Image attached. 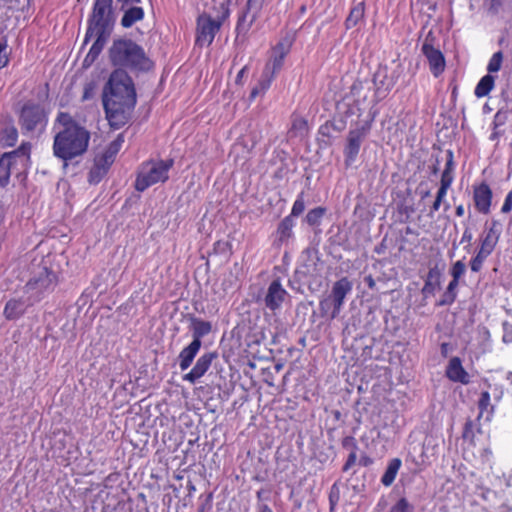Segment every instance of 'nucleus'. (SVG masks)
I'll return each instance as SVG.
<instances>
[{
    "instance_id": "nucleus-51",
    "label": "nucleus",
    "mask_w": 512,
    "mask_h": 512,
    "mask_svg": "<svg viewBox=\"0 0 512 512\" xmlns=\"http://www.w3.org/2000/svg\"><path fill=\"white\" fill-rule=\"evenodd\" d=\"M113 163L114 162L112 160L106 158V156L102 155V154L96 156L95 161H94V164L103 168L107 172Z\"/></svg>"
},
{
    "instance_id": "nucleus-40",
    "label": "nucleus",
    "mask_w": 512,
    "mask_h": 512,
    "mask_svg": "<svg viewBox=\"0 0 512 512\" xmlns=\"http://www.w3.org/2000/svg\"><path fill=\"white\" fill-rule=\"evenodd\" d=\"M502 62H503V53H502V51L495 52L491 56V58H490V60L488 62V65H487L488 74L491 75L492 73L498 72L501 69Z\"/></svg>"
},
{
    "instance_id": "nucleus-4",
    "label": "nucleus",
    "mask_w": 512,
    "mask_h": 512,
    "mask_svg": "<svg viewBox=\"0 0 512 512\" xmlns=\"http://www.w3.org/2000/svg\"><path fill=\"white\" fill-rule=\"evenodd\" d=\"M58 282V272L42 260L33 267L23 291L31 302L38 303L54 291Z\"/></svg>"
},
{
    "instance_id": "nucleus-38",
    "label": "nucleus",
    "mask_w": 512,
    "mask_h": 512,
    "mask_svg": "<svg viewBox=\"0 0 512 512\" xmlns=\"http://www.w3.org/2000/svg\"><path fill=\"white\" fill-rule=\"evenodd\" d=\"M492 253V251L480 246L476 255L470 261V268L473 272H479L486 258Z\"/></svg>"
},
{
    "instance_id": "nucleus-39",
    "label": "nucleus",
    "mask_w": 512,
    "mask_h": 512,
    "mask_svg": "<svg viewBox=\"0 0 512 512\" xmlns=\"http://www.w3.org/2000/svg\"><path fill=\"white\" fill-rule=\"evenodd\" d=\"M490 401H491L490 393L488 391H483L480 394V398L478 400V408H479L478 419H480L483 416L484 412H488V415L492 414L493 407L491 406ZM487 419H489V416H487Z\"/></svg>"
},
{
    "instance_id": "nucleus-46",
    "label": "nucleus",
    "mask_w": 512,
    "mask_h": 512,
    "mask_svg": "<svg viewBox=\"0 0 512 512\" xmlns=\"http://www.w3.org/2000/svg\"><path fill=\"white\" fill-rule=\"evenodd\" d=\"M7 2L8 7L10 8L11 12L14 14V12L18 11H26L30 7V0H4Z\"/></svg>"
},
{
    "instance_id": "nucleus-25",
    "label": "nucleus",
    "mask_w": 512,
    "mask_h": 512,
    "mask_svg": "<svg viewBox=\"0 0 512 512\" xmlns=\"http://www.w3.org/2000/svg\"><path fill=\"white\" fill-rule=\"evenodd\" d=\"M144 10L141 7L132 6L125 10L122 19L121 25L124 28L132 27L136 22L141 21L144 18Z\"/></svg>"
},
{
    "instance_id": "nucleus-11",
    "label": "nucleus",
    "mask_w": 512,
    "mask_h": 512,
    "mask_svg": "<svg viewBox=\"0 0 512 512\" xmlns=\"http://www.w3.org/2000/svg\"><path fill=\"white\" fill-rule=\"evenodd\" d=\"M288 297L289 294L282 286L280 279L276 278L270 282L260 301L266 309L275 314L277 311L281 310Z\"/></svg>"
},
{
    "instance_id": "nucleus-28",
    "label": "nucleus",
    "mask_w": 512,
    "mask_h": 512,
    "mask_svg": "<svg viewBox=\"0 0 512 512\" xmlns=\"http://www.w3.org/2000/svg\"><path fill=\"white\" fill-rule=\"evenodd\" d=\"M495 86V78L490 74L483 76L477 83L474 94L478 98L487 96Z\"/></svg>"
},
{
    "instance_id": "nucleus-59",
    "label": "nucleus",
    "mask_w": 512,
    "mask_h": 512,
    "mask_svg": "<svg viewBox=\"0 0 512 512\" xmlns=\"http://www.w3.org/2000/svg\"><path fill=\"white\" fill-rule=\"evenodd\" d=\"M93 89H94L93 83L86 84L85 87H84V93H83L82 99L83 100L89 99Z\"/></svg>"
},
{
    "instance_id": "nucleus-43",
    "label": "nucleus",
    "mask_w": 512,
    "mask_h": 512,
    "mask_svg": "<svg viewBox=\"0 0 512 512\" xmlns=\"http://www.w3.org/2000/svg\"><path fill=\"white\" fill-rule=\"evenodd\" d=\"M307 130V121L301 117H296L292 121L290 133L294 136L303 135Z\"/></svg>"
},
{
    "instance_id": "nucleus-42",
    "label": "nucleus",
    "mask_w": 512,
    "mask_h": 512,
    "mask_svg": "<svg viewBox=\"0 0 512 512\" xmlns=\"http://www.w3.org/2000/svg\"><path fill=\"white\" fill-rule=\"evenodd\" d=\"M510 115V111L508 109L501 108L499 109L493 118V129L496 130L499 127L505 125L508 121Z\"/></svg>"
},
{
    "instance_id": "nucleus-6",
    "label": "nucleus",
    "mask_w": 512,
    "mask_h": 512,
    "mask_svg": "<svg viewBox=\"0 0 512 512\" xmlns=\"http://www.w3.org/2000/svg\"><path fill=\"white\" fill-rule=\"evenodd\" d=\"M172 166L173 160L171 159L143 163L135 181V189L143 192L154 184L165 182L168 179V172Z\"/></svg>"
},
{
    "instance_id": "nucleus-45",
    "label": "nucleus",
    "mask_w": 512,
    "mask_h": 512,
    "mask_svg": "<svg viewBox=\"0 0 512 512\" xmlns=\"http://www.w3.org/2000/svg\"><path fill=\"white\" fill-rule=\"evenodd\" d=\"M465 271L466 265L463 260L456 261L450 270V274L452 276L451 281L459 283V279L464 275Z\"/></svg>"
},
{
    "instance_id": "nucleus-57",
    "label": "nucleus",
    "mask_w": 512,
    "mask_h": 512,
    "mask_svg": "<svg viewBox=\"0 0 512 512\" xmlns=\"http://www.w3.org/2000/svg\"><path fill=\"white\" fill-rule=\"evenodd\" d=\"M474 437L473 432V423L471 420H468L465 423L464 430H463V438L464 439H472Z\"/></svg>"
},
{
    "instance_id": "nucleus-47",
    "label": "nucleus",
    "mask_w": 512,
    "mask_h": 512,
    "mask_svg": "<svg viewBox=\"0 0 512 512\" xmlns=\"http://www.w3.org/2000/svg\"><path fill=\"white\" fill-rule=\"evenodd\" d=\"M332 309H334V302L332 301V298L330 296H327L320 300L319 311L321 313V316L330 318Z\"/></svg>"
},
{
    "instance_id": "nucleus-3",
    "label": "nucleus",
    "mask_w": 512,
    "mask_h": 512,
    "mask_svg": "<svg viewBox=\"0 0 512 512\" xmlns=\"http://www.w3.org/2000/svg\"><path fill=\"white\" fill-rule=\"evenodd\" d=\"M90 132L85 128L68 131H58L54 136L53 155L63 161L67 167L68 162L82 156L88 149Z\"/></svg>"
},
{
    "instance_id": "nucleus-7",
    "label": "nucleus",
    "mask_w": 512,
    "mask_h": 512,
    "mask_svg": "<svg viewBox=\"0 0 512 512\" xmlns=\"http://www.w3.org/2000/svg\"><path fill=\"white\" fill-rule=\"evenodd\" d=\"M112 3V0H95L92 13L88 18L84 44L88 43L94 31L112 32L114 26Z\"/></svg>"
},
{
    "instance_id": "nucleus-18",
    "label": "nucleus",
    "mask_w": 512,
    "mask_h": 512,
    "mask_svg": "<svg viewBox=\"0 0 512 512\" xmlns=\"http://www.w3.org/2000/svg\"><path fill=\"white\" fill-rule=\"evenodd\" d=\"M110 35V32L94 31L93 36H96V40L94 41L86 57L84 58L83 65L85 67L92 65L94 61L98 58L106 42L108 41Z\"/></svg>"
},
{
    "instance_id": "nucleus-32",
    "label": "nucleus",
    "mask_w": 512,
    "mask_h": 512,
    "mask_svg": "<svg viewBox=\"0 0 512 512\" xmlns=\"http://www.w3.org/2000/svg\"><path fill=\"white\" fill-rule=\"evenodd\" d=\"M388 75L387 67L380 66L373 76V83L376 88V93L380 92V90L385 87V91H389L393 87V83H386Z\"/></svg>"
},
{
    "instance_id": "nucleus-19",
    "label": "nucleus",
    "mask_w": 512,
    "mask_h": 512,
    "mask_svg": "<svg viewBox=\"0 0 512 512\" xmlns=\"http://www.w3.org/2000/svg\"><path fill=\"white\" fill-rule=\"evenodd\" d=\"M189 329L192 332V341L202 345L201 339L212 331V324L194 315H189Z\"/></svg>"
},
{
    "instance_id": "nucleus-8",
    "label": "nucleus",
    "mask_w": 512,
    "mask_h": 512,
    "mask_svg": "<svg viewBox=\"0 0 512 512\" xmlns=\"http://www.w3.org/2000/svg\"><path fill=\"white\" fill-rule=\"evenodd\" d=\"M29 145L22 144L16 150L4 153L0 158V187L9 183L10 175L14 170L24 168L29 160Z\"/></svg>"
},
{
    "instance_id": "nucleus-54",
    "label": "nucleus",
    "mask_w": 512,
    "mask_h": 512,
    "mask_svg": "<svg viewBox=\"0 0 512 512\" xmlns=\"http://www.w3.org/2000/svg\"><path fill=\"white\" fill-rule=\"evenodd\" d=\"M503 7V0H488V11L496 15Z\"/></svg>"
},
{
    "instance_id": "nucleus-33",
    "label": "nucleus",
    "mask_w": 512,
    "mask_h": 512,
    "mask_svg": "<svg viewBox=\"0 0 512 512\" xmlns=\"http://www.w3.org/2000/svg\"><path fill=\"white\" fill-rule=\"evenodd\" d=\"M295 222L291 216H286L278 225L277 234L279 240L284 242L288 240L293 234V227Z\"/></svg>"
},
{
    "instance_id": "nucleus-15",
    "label": "nucleus",
    "mask_w": 512,
    "mask_h": 512,
    "mask_svg": "<svg viewBox=\"0 0 512 512\" xmlns=\"http://www.w3.org/2000/svg\"><path fill=\"white\" fill-rule=\"evenodd\" d=\"M35 304V302L30 301V297L23 291L21 296H15L7 301L3 314L7 320H17L26 313L29 307Z\"/></svg>"
},
{
    "instance_id": "nucleus-5",
    "label": "nucleus",
    "mask_w": 512,
    "mask_h": 512,
    "mask_svg": "<svg viewBox=\"0 0 512 512\" xmlns=\"http://www.w3.org/2000/svg\"><path fill=\"white\" fill-rule=\"evenodd\" d=\"M17 115L23 135L41 134L48 124V112L43 105L33 100L25 101Z\"/></svg>"
},
{
    "instance_id": "nucleus-35",
    "label": "nucleus",
    "mask_w": 512,
    "mask_h": 512,
    "mask_svg": "<svg viewBox=\"0 0 512 512\" xmlns=\"http://www.w3.org/2000/svg\"><path fill=\"white\" fill-rule=\"evenodd\" d=\"M124 143V134L120 133L117 135L116 139H114L104 150L102 155H105L106 158L115 161L116 155L120 151L122 144Z\"/></svg>"
},
{
    "instance_id": "nucleus-21",
    "label": "nucleus",
    "mask_w": 512,
    "mask_h": 512,
    "mask_svg": "<svg viewBox=\"0 0 512 512\" xmlns=\"http://www.w3.org/2000/svg\"><path fill=\"white\" fill-rule=\"evenodd\" d=\"M200 348V344L191 341V343L188 346L184 347L181 350V352L178 355V362L181 371H185L191 366Z\"/></svg>"
},
{
    "instance_id": "nucleus-10",
    "label": "nucleus",
    "mask_w": 512,
    "mask_h": 512,
    "mask_svg": "<svg viewBox=\"0 0 512 512\" xmlns=\"http://www.w3.org/2000/svg\"><path fill=\"white\" fill-rule=\"evenodd\" d=\"M374 118L375 115H371L369 120H366L356 128L349 130L347 135V143L344 148L346 167L351 166L356 161L361 145L370 133Z\"/></svg>"
},
{
    "instance_id": "nucleus-34",
    "label": "nucleus",
    "mask_w": 512,
    "mask_h": 512,
    "mask_svg": "<svg viewBox=\"0 0 512 512\" xmlns=\"http://www.w3.org/2000/svg\"><path fill=\"white\" fill-rule=\"evenodd\" d=\"M56 122L61 126L59 131H68L82 127L69 113L66 112H59Z\"/></svg>"
},
{
    "instance_id": "nucleus-48",
    "label": "nucleus",
    "mask_w": 512,
    "mask_h": 512,
    "mask_svg": "<svg viewBox=\"0 0 512 512\" xmlns=\"http://www.w3.org/2000/svg\"><path fill=\"white\" fill-rule=\"evenodd\" d=\"M107 174L103 168L94 164L89 172V182L96 184L101 181V179Z\"/></svg>"
},
{
    "instance_id": "nucleus-31",
    "label": "nucleus",
    "mask_w": 512,
    "mask_h": 512,
    "mask_svg": "<svg viewBox=\"0 0 512 512\" xmlns=\"http://www.w3.org/2000/svg\"><path fill=\"white\" fill-rule=\"evenodd\" d=\"M446 163L445 168L441 175V182H445L448 184H452L454 181V170H455V161H454V154L452 150L446 151Z\"/></svg>"
},
{
    "instance_id": "nucleus-52",
    "label": "nucleus",
    "mask_w": 512,
    "mask_h": 512,
    "mask_svg": "<svg viewBox=\"0 0 512 512\" xmlns=\"http://www.w3.org/2000/svg\"><path fill=\"white\" fill-rule=\"evenodd\" d=\"M342 447L349 449L350 452H357L358 445L354 437L346 436L342 439Z\"/></svg>"
},
{
    "instance_id": "nucleus-50",
    "label": "nucleus",
    "mask_w": 512,
    "mask_h": 512,
    "mask_svg": "<svg viewBox=\"0 0 512 512\" xmlns=\"http://www.w3.org/2000/svg\"><path fill=\"white\" fill-rule=\"evenodd\" d=\"M8 62L7 42L4 39H0V70L7 66Z\"/></svg>"
},
{
    "instance_id": "nucleus-17",
    "label": "nucleus",
    "mask_w": 512,
    "mask_h": 512,
    "mask_svg": "<svg viewBox=\"0 0 512 512\" xmlns=\"http://www.w3.org/2000/svg\"><path fill=\"white\" fill-rule=\"evenodd\" d=\"M217 357L215 352H206L196 361L194 367L183 376V380L195 384L209 370L212 361Z\"/></svg>"
},
{
    "instance_id": "nucleus-1",
    "label": "nucleus",
    "mask_w": 512,
    "mask_h": 512,
    "mask_svg": "<svg viewBox=\"0 0 512 512\" xmlns=\"http://www.w3.org/2000/svg\"><path fill=\"white\" fill-rule=\"evenodd\" d=\"M102 102L109 125L113 129L125 126L134 112L137 97L132 78L127 71L115 69L102 92Z\"/></svg>"
},
{
    "instance_id": "nucleus-14",
    "label": "nucleus",
    "mask_w": 512,
    "mask_h": 512,
    "mask_svg": "<svg viewBox=\"0 0 512 512\" xmlns=\"http://www.w3.org/2000/svg\"><path fill=\"white\" fill-rule=\"evenodd\" d=\"M432 41L433 38L429 34L422 45L421 51L428 60L431 73L438 77L444 71L446 62L443 53L433 46Z\"/></svg>"
},
{
    "instance_id": "nucleus-13",
    "label": "nucleus",
    "mask_w": 512,
    "mask_h": 512,
    "mask_svg": "<svg viewBox=\"0 0 512 512\" xmlns=\"http://www.w3.org/2000/svg\"><path fill=\"white\" fill-rule=\"evenodd\" d=\"M352 289L353 283L347 277H342L333 284L331 293L329 295L334 302V309H332L330 314L331 320L338 317L343 308L345 298L352 292Z\"/></svg>"
},
{
    "instance_id": "nucleus-49",
    "label": "nucleus",
    "mask_w": 512,
    "mask_h": 512,
    "mask_svg": "<svg viewBox=\"0 0 512 512\" xmlns=\"http://www.w3.org/2000/svg\"><path fill=\"white\" fill-rule=\"evenodd\" d=\"M13 16L7 2L0 0V28L2 25Z\"/></svg>"
},
{
    "instance_id": "nucleus-12",
    "label": "nucleus",
    "mask_w": 512,
    "mask_h": 512,
    "mask_svg": "<svg viewBox=\"0 0 512 512\" xmlns=\"http://www.w3.org/2000/svg\"><path fill=\"white\" fill-rule=\"evenodd\" d=\"M263 0H247L246 7L239 15L236 33L237 37H245L251 29L254 22L257 20L261 11Z\"/></svg>"
},
{
    "instance_id": "nucleus-55",
    "label": "nucleus",
    "mask_w": 512,
    "mask_h": 512,
    "mask_svg": "<svg viewBox=\"0 0 512 512\" xmlns=\"http://www.w3.org/2000/svg\"><path fill=\"white\" fill-rule=\"evenodd\" d=\"M452 184H448V183H445V182H441L440 181V187L437 191V194H436V200L438 201H443V199L445 198L446 194H447V191L448 189L450 188Z\"/></svg>"
},
{
    "instance_id": "nucleus-58",
    "label": "nucleus",
    "mask_w": 512,
    "mask_h": 512,
    "mask_svg": "<svg viewBox=\"0 0 512 512\" xmlns=\"http://www.w3.org/2000/svg\"><path fill=\"white\" fill-rule=\"evenodd\" d=\"M473 235L469 228H466L463 232L460 243H470L472 241Z\"/></svg>"
},
{
    "instance_id": "nucleus-62",
    "label": "nucleus",
    "mask_w": 512,
    "mask_h": 512,
    "mask_svg": "<svg viewBox=\"0 0 512 512\" xmlns=\"http://www.w3.org/2000/svg\"><path fill=\"white\" fill-rule=\"evenodd\" d=\"M364 281L370 289H373L376 286L375 280L371 275L366 276Z\"/></svg>"
},
{
    "instance_id": "nucleus-24",
    "label": "nucleus",
    "mask_w": 512,
    "mask_h": 512,
    "mask_svg": "<svg viewBox=\"0 0 512 512\" xmlns=\"http://www.w3.org/2000/svg\"><path fill=\"white\" fill-rule=\"evenodd\" d=\"M18 140V130L12 121H9L0 130V144L3 147H12Z\"/></svg>"
},
{
    "instance_id": "nucleus-23",
    "label": "nucleus",
    "mask_w": 512,
    "mask_h": 512,
    "mask_svg": "<svg viewBox=\"0 0 512 512\" xmlns=\"http://www.w3.org/2000/svg\"><path fill=\"white\" fill-rule=\"evenodd\" d=\"M286 52L283 47L276 48L270 60L265 64L264 70L276 76L284 65Z\"/></svg>"
},
{
    "instance_id": "nucleus-44",
    "label": "nucleus",
    "mask_w": 512,
    "mask_h": 512,
    "mask_svg": "<svg viewBox=\"0 0 512 512\" xmlns=\"http://www.w3.org/2000/svg\"><path fill=\"white\" fill-rule=\"evenodd\" d=\"M305 210V200H304V193L301 192L297 195L296 200L293 203L291 213L289 216L297 217L301 215Z\"/></svg>"
},
{
    "instance_id": "nucleus-53",
    "label": "nucleus",
    "mask_w": 512,
    "mask_h": 512,
    "mask_svg": "<svg viewBox=\"0 0 512 512\" xmlns=\"http://www.w3.org/2000/svg\"><path fill=\"white\" fill-rule=\"evenodd\" d=\"M503 327V341L505 343H512V323L508 321H504L502 323Z\"/></svg>"
},
{
    "instance_id": "nucleus-29",
    "label": "nucleus",
    "mask_w": 512,
    "mask_h": 512,
    "mask_svg": "<svg viewBox=\"0 0 512 512\" xmlns=\"http://www.w3.org/2000/svg\"><path fill=\"white\" fill-rule=\"evenodd\" d=\"M439 278H440V273L438 272V270L436 268H432L429 270V272L427 274V278L425 280V284L422 288V294L425 297L434 295L437 286H439Z\"/></svg>"
},
{
    "instance_id": "nucleus-30",
    "label": "nucleus",
    "mask_w": 512,
    "mask_h": 512,
    "mask_svg": "<svg viewBox=\"0 0 512 512\" xmlns=\"http://www.w3.org/2000/svg\"><path fill=\"white\" fill-rule=\"evenodd\" d=\"M365 5L363 2L356 4L346 18L345 25L347 29L355 27L364 17Z\"/></svg>"
},
{
    "instance_id": "nucleus-20",
    "label": "nucleus",
    "mask_w": 512,
    "mask_h": 512,
    "mask_svg": "<svg viewBox=\"0 0 512 512\" xmlns=\"http://www.w3.org/2000/svg\"><path fill=\"white\" fill-rule=\"evenodd\" d=\"M446 376L453 382H458L464 385L470 383V376L463 368L459 357L451 358L446 369Z\"/></svg>"
},
{
    "instance_id": "nucleus-63",
    "label": "nucleus",
    "mask_w": 512,
    "mask_h": 512,
    "mask_svg": "<svg viewBox=\"0 0 512 512\" xmlns=\"http://www.w3.org/2000/svg\"><path fill=\"white\" fill-rule=\"evenodd\" d=\"M441 203H442L441 201H438V200H436V199H435L434 203H433V204H432V206H431V211H430V213H429V216H430V217H432V216H433V213H434V212H436V211H438V210H439V208H440V206H441Z\"/></svg>"
},
{
    "instance_id": "nucleus-37",
    "label": "nucleus",
    "mask_w": 512,
    "mask_h": 512,
    "mask_svg": "<svg viewBox=\"0 0 512 512\" xmlns=\"http://www.w3.org/2000/svg\"><path fill=\"white\" fill-rule=\"evenodd\" d=\"M327 209L325 207H316L311 209L305 216V221L309 226H319L323 216L326 214Z\"/></svg>"
},
{
    "instance_id": "nucleus-26",
    "label": "nucleus",
    "mask_w": 512,
    "mask_h": 512,
    "mask_svg": "<svg viewBox=\"0 0 512 512\" xmlns=\"http://www.w3.org/2000/svg\"><path fill=\"white\" fill-rule=\"evenodd\" d=\"M275 76L263 69L257 85L251 90L250 98L255 99L259 95H263L271 86Z\"/></svg>"
},
{
    "instance_id": "nucleus-9",
    "label": "nucleus",
    "mask_w": 512,
    "mask_h": 512,
    "mask_svg": "<svg viewBox=\"0 0 512 512\" xmlns=\"http://www.w3.org/2000/svg\"><path fill=\"white\" fill-rule=\"evenodd\" d=\"M222 13L217 19H213L210 15L202 14L197 19V38L196 41L200 45H210L216 33L220 30L223 22L229 16V9L224 3H221Z\"/></svg>"
},
{
    "instance_id": "nucleus-41",
    "label": "nucleus",
    "mask_w": 512,
    "mask_h": 512,
    "mask_svg": "<svg viewBox=\"0 0 512 512\" xmlns=\"http://www.w3.org/2000/svg\"><path fill=\"white\" fill-rule=\"evenodd\" d=\"M414 509V505L402 497L390 508L389 512H414Z\"/></svg>"
},
{
    "instance_id": "nucleus-36",
    "label": "nucleus",
    "mask_w": 512,
    "mask_h": 512,
    "mask_svg": "<svg viewBox=\"0 0 512 512\" xmlns=\"http://www.w3.org/2000/svg\"><path fill=\"white\" fill-rule=\"evenodd\" d=\"M458 284L459 283L454 282V281L449 282V284L446 288V291L444 292L442 298L438 302L439 306H449L452 303H454V301L456 300V297H457Z\"/></svg>"
},
{
    "instance_id": "nucleus-2",
    "label": "nucleus",
    "mask_w": 512,
    "mask_h": 512,
    "mask_svg": "<svg viewBox=\"0 0 512 512\" xmlns=\"http://www.w3.org/2000/svg\"><path fill=\"white\" fill-rule=\"evenodd\" d=\"M109 58L116 69L134 72H146L153 67V62L146 55L142 46L131 39H116L109 49Z\"/></svg>"
},
{
    "instance_id": "nucleus-27",
    "label": "nucleus",
    "mask_w": 512,
    "mask_h": 512,
    "mask_svg": "<svg viewBox=\"0 0 512 512\" xmlns=\"http://www.w3.org/2000/svg\"><path fill=\"white\" fill-rule=\"evenodd\" d=\"M401 465L402 462L399 458H393L392 460L389 461L388 466L381 478V483L384 486L389 487L392 485Z\"/></svg>"
},
{
    "instance_id": "nucleus-56",
    "label": "nucleus",
    "mask_w": 512,
    "mask_h": 512,
    "mask_svg": "<svg viewBox=\"0 0 512 512\" xmlns=\"http://www.w3.org/2000/svg\"><path fill=\"white\" fill-rule=\"evenodd\" d=\"M356 460H357L356 452H350L345 464L343 465L342 470L344 472H347L356 463Z\"/></svg>"
},
{
    "instance_id": "nucleus-61",
    "label": "nucleus",
    "mask_w": 512,
    "mask_h": 512,
    "mask_svg": "<svg viewBox=\"0 0 512 512\" xmlns=\"http://www.w3.org/2000/svg\"><path fill=\"white\" fill-rule=\"evenodd\" d=\"M361 89H362V82L355 81L351 86V93L353 95H356Z\"/></svg>"
},
{
    "instance_id": "nucleus-22",
    "label": "nucleus",
    "mask_w": 512,
    "mask_h": 512,
    "mask_svg": "<svg viewBox=\"0 0 512 512\" xmlns=\"http://www.w3.org/2000/svg\"><path fill=\"white\" fill-rule=\"evenodd\" d=\"M501 234V224L493 220L485 237L481 241V247L493 252Z\"/></svg>"
},
{
    "instance_id": "nucleus-60",
    "label": "nucleus",
    "mask_w": 512,
    "mask_h": 512,
    "mask_svg": "<svg viewBox=\"0 0 512 512\" xmlns=\"http://www.w3.org/2000/svg\"><path fill=\"white\" fill-rule=\"evenodd\" d=\"M494 512H512V506L503 503L495 508Z\"/></svg>"
},
{
    "instance_id": "nucleus-64",
    "label": "nucleus",
    "mask_w": 512,
    "mask_h": 512,
    "mask_svg": "<svg viewBox=\"0 0 512 512\" xmlns=\"http://www.w3.org/2000/svg\"><path fill=\"white\" fill-rule=\"evenodd\" d=\"M259 512H273L267 504H261L259 506Z\"/></svg>"
},
{
    "instance_id": "nucleus-16",
    "label": "nucleus",
    "mask_w": 512,
    "mask_h": 512,
    "mask_svg": "<svg viewBox=\"0 0 512 512\" xmlns=\"http://www.w3.org/2000/svg\"><path fill=\"white\" fill-rule=\"evenodd\" d=\"M493 193L485 182L473 187V201L476 210L484 215L490 213Z\"/></svg>"
}]
</instances>
